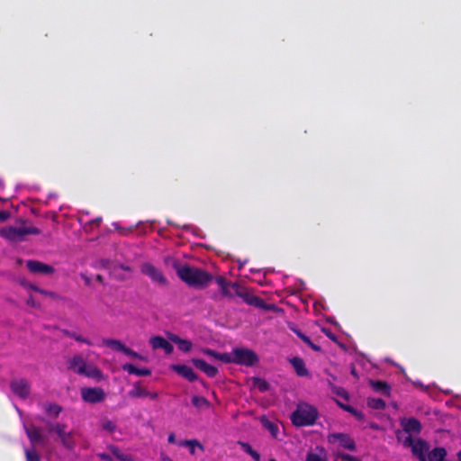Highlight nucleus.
<instances>
[{
    "mask_svg": "<svg viewBox=\"0 0 461 461\" xmlns=\"http://www.w3.org/2000/svg\"><path fill=\"white\" fill-rule=\"evenodd\" d=\"M429 451V444L422 439L417 438L415 445L412 446L411 453L419 461H427V456Z\"/></svg>",
    "mask_w": 461,
    "mask_h": 461,
    "instance_id": "12",
    "label": "nucleus"
},
{
    "mask_svg": "<svg viewBox=\"0 0 461 461\" xmlns=\"http://www.w3.org/2000/svg\"><path fill=\"white\" fill-rule=\"evenodd\" d=\"M415 442L416 439H414L411 436H409L403 440L402 444L405 447L412 448V446L415 445Z\"/></svg>",
    "mask_w": 461,
    "mask_h": 461,
    "instance_id": "47",
    "label": "nucleus"
},
{
    "mask_svg": "<svg viewBox=\"0 0 461 461\" xmlns=\"http://www.w3.org/2000/svg\"><path fill=\"white\" fill-rule=\"evenodd\" d=\"M25 433L32 446L38 444H44L46 438L41 433V429L32 424V425H24Z\"/></svg>",
    "mask_w": 461,
    "mask_h": 461,
    "instance_id": "11",
    "label": "nucleus"
},
{
    "mask_svg": "<svg viewBox=\"0 0 461 461\" xmlns=\"http://www.w3.org/2000/svg\"><path fill=\"white\" fill-rule=\"evenodd\" d=\"M81 375L89 378L95 379L96 381H102L104 379L103 372L95 366L86 365L84 373H82Z\"/></svg>",
    "mask_w": 461,
    "mask_h": 461,
    "instance_id": "24",
    "label": "nucleus"
},
{
    "mask_svg": "<svg viewBox=\"0 0 461 461\" xmlns=\"http://www.w3.org/2000/svg\"><path fill=\"white\" fill-rule=\"evenodd\" d=\"M167 441H168V443H171V444L176 442V436L174 433L169 434Z\"/></svg>",
    "mask_w": 461,
    "mask_h": 461,
    "instance_id": "54",
    "label": "nucleus"
},
{
    "mask_svg": "<svg viewBox=\"0 0 461 461\" xmlns=\"http://www.w3.org/2000/svg\"><path fill=\"white\" fill-rule=\"evenodd\" d=\"M258 362V357L253 350L243 348H234L233 363L246 366H252Z\"/></svg>",
    "mask_w": 461,
    "mask_h": 461,
    "instance_id": "5",
    "label": "nucleus"
},
{
    "mask_svg": "<svg viewBox=\"0 0 461 461\" xmlns=\"http://www.w3.org/2000/svg\"><path fill=\"white\" fill-rule=\"evenodd\" d=\"M216 283L221 288V291L222 290V287H226L227 285H229L230 282L226 280L223 276H218L216 278Z\"/></svg>",
    "mask_w": 461,
    "mask_h": 461,
    "instance_id": "45",
    "label": "nucleus"
},
{
    "mask_svg": "<svg viewBox=\"0 0 461 461\" xmlns=\"http://www.w3.org/2000/svg\"><path fill=\"white\" fill-rule=\"evenodd\" d=\"M221 294L228 298H232L235 295L243 297L244 293L240 290V285L238 283H232L230 282L229 285H226V287H222V290L221 291Z\"/></svg>",
    "mask_w": 461,
    "mask_h": 461,
    "instance_id": "19",
    "label": "nucleus"
},
{
    "mask_svg": "<svg viewBox=\"0 0 461 461\" xmlns=\"http://www.w3.org/2000/svg\"><path fill=\"white\" fill-rule=\"evenodd\" d=\"M103 343L104 345H105L106 347L110 348L114 351H120L124 353V350L126 348V346L122 342L114 339H105L103 340Z\"/></svg>",
    "mask_w": 461,
    "mask_h": 461,
    "instance_id": "25",
    "label": "nucleus"
},
{
    "mask_svg": "<svg viewBox=\"0 0 461 461\" xmlns=\"http://www.w3.org/2000/svg\"><path fill=\"white\" fill-rule=\"evenodd\" d=\"M367 405L374 410H384L385 408V402L381 398H368Z\"/></svg>",
    "mask_w": 461,
    "mask_h": 461,
    "instance_id": "34",
    "label": "nucleus"
},
{
    "mask_svg": "<svg viewBox=\"0 0 461 461\" xmlns=\"http://www.w3.org/2000/svg\"><path fill=\"white\" fill-rule=\"evenodd\" d=\"M339 457L343 461H359L357 457L345 453L339 454Z\"/></svg>",
    "mask_w": 461,
    "mask_h": 461,
    "instance_id": "46",
    "label": "nucleus"
},
{
    "mask_svg": "<svg viewBox=\"0 0 461 461\" xmlns=\"http://www.w3.org/2000/svg\"><path fill=\"white\" fill-rule=\"evenodd\" d=\"M292 330L305 343L307 344L312 350L316 352H320L321 350V348L315 343H313L311 339L303 334L300 330L298 329H292Z\"/></svg>",
    "mask_w": 461,
    "mask_h": 461,
    "instance_id": "28",
    "label": "nucleus"
},
{
    "mask_svg": "<svg viewBox=\"0 0 461 461\" xmlns=\"http://www.w3.org/2000/svg\"><path fill=\"white\" fill-rule=\"evenodd\" d=\"M180 446L188 447L191 455H194L195 447L203 450V446L197 439H187L180 443Z\"/></svg>",
    "mask_w": 461,
    "mask_h": 461,
    "instance_id": "31",
    "label": "nucleus"
},
{
    "mask_svg": "<svg viewBox=\"0 0 461 461\" xmlns=\"http://www.w3.org/2000/svg\"><path fill=\"white\" fill-rule=\"evenodd\" d=\"M339 405L343 409L345 410L346 411L351 413L353 416H355V418L358 420H363L364 418H365V415L362 411L357 410L356 408H354L353 406L351 405H348V404H343V403H339Z\"/></svg>",
    "mask_w": 461,
    "mask_h": 461,
    "instance_id": "32",
    "label": "nucleus"
},
{
    "mask_svg": "<svg viewBox=\"0 0 461 461\" xmlns=\"http://www.w3.org/2000/svg\"><path fill=\"white\" fill-rule=\"evenodd\" d=\"M120 267L122 269H123L124 271H128V272H131V268L128 266H123V265H121Z\"/></svg>",
    "mask_w": 461,
    "mask_h": 461,
    "instance_id": "56",
    "label": "nucleus"
},
{
    "mask_svg": "<svg viewBox=\"0 0 461 461\" xmlns=\"http://www.w3.org/2000/svg\"><path fill=\"white\" fill-rule=\"evenodd\" d=\"M35 291L42 294H45V295H50V296H54L55 294L51 292H48V291H45V290H42V289H40V288H34Z\"/></svg>",
    "mask_w": 461,
    "mask_h": 461,
    "instance_id": "52",
    "label": "nucleus"
},
{
    "mask_svg": "<svg viewBox=\"0 0 461 461\" xmlns=\"http://www.w3.org/2000/svg\"><path fill=\"white\" fill-rule=\"evenodd\" d=\"M319 412L317 409L307 403L299 402L291 414V421L296 427L312 426L316 422Z\"/></svg>",
    "mask_w": 461,
    "mask_h": 461,
    "instance_id": "2",
    "label": "nucleus"
},
{
    "mask_svg": "<svg viewBox=\"0 0 461 461\" xmlns=\"http://www.w3.org/2000/svg\"><path fill=\"white\" fill-rule=\"evenodd\" d=\"M242 298H244L245 302L248 304L253 305V306L260 308V309L273 310L275 308L274 304H267V303H266L264 302V300L261 299L258 296H255V295L254 296H249L247 294H244V296Z\"/></svg>",
    "mask_w": 461,
    "mask_h": 461,
    "instance_id": "18",
    "label": "nucleus"
},
{
    "mask_svg": "<svg viewBox=\"0 0 461 461\" xmlns=\"http://www.w3.org/2000/svg\"><path fill=\"white\" fill-rule=\"evenodd\" d=\"M328 442L331 444L338 443L339 447L349 451L357 449L355 440L346 433H330L328 435Z\"/></svg>",
    "mask_w": 461,
    "mask_h": 461,
    "instance_id": "8",
    "label": "nucleus"
},
{
    "mask_svg": "<svg viewBox=\"0 0 461 461\" xmlns=\"http://www.w3.org/2000/svg\"><path fill=\"white\" fill-rule=\"evenodd\" d=\"M217 359H219V360H221V361H222L224 363H233L234 349L231 351L230 354H229V353H223V354L219 353Z\"/></svg>",
    "mask_w": 461,
    "mask_h": 461,
    "instance_id": "39",
    "label": "nucleus"
},
{
    "mask_svg": "<svg viewBox=\"0 0 461 461\" xmlns=\"http://www.w3.org/2000/svg\"><path fill=\"white\" fill-rule=\"evenodd\" d=\"M171 369L189 382L197 380V375L194 372L192 367L186 365H172Z\"/></svg>",
    "mask_w": 461,
    "mask_h": 461,
    "instance_id": "15",
    "label": "nucleus"
},
{
    "mask_svg": "<svg viewBox=\"0 0 461 461\" xmlns=\"http://www.w3.org/2000/svg\"><path fill=\"white\" fill-rule=\"evenodd\" d=\"M26 267L29 271L32 274H42V275H52L55 272V269L52 266L42 263L38 260H28L26 262Z\"/></svg>",
    "mask_w": 461,
    "mask_h": 461,
    "instance_id": "10",
    "label": "nucleus"
},
{
    "mask_svg": "<svg viewBox=\"0 0 461 461\" xmlns=\"http://www.w3.org/2000/svg\"><path fill=\"white\" fill-rule=\"evenodd\" d=\"M102 429L113 433L116 429V424L113 420L105 419L102 420Z\"/></svg>",
    "mask_w": 461,
    "mask_h": 461,
    "instance_id": "37",
    "label": "nucleus"
},
{
    "mask_svg": "<svg viewBox=\"0 0 461 461\" xmlns=\"http://www.w3.org/2000/svg\"><path fill=\"white\" fill-rule=\"evenodd\" d=\"M351 374H352L353 375L357 376V373H356L355 369H353V370L351 371Z\"/></svg>",
    "mask_w": 461,
    "mask_h": 461,
    "instance_id": "61",
    "label": "nucleus"
},
{
    "mask_svg": "<svg viewBox=\"0 0 461 461\" xmlns=\"http://www.w3.org/2000/svg\"><path fill=\"white\" fill-rule=\"evenodd\" d=\"M192 403L197 409H209L210 402L203 396L194 395L192 397Z\"/></svg>",
    "mask_w": 461,
    "mask_h": 461,
    "instance_id": "29",
    "label": "nucleus"
},
{
    "mask_svg": "<svg viewBox=\"0 0 461 461\" xmlns=\"http://www.w3.org/2000/svg\"><path fill=\"white\" fill-rule=\"evenodd\" d=\"M332 391L339 397H342L344 399L348 398L347 391L342 387L333 386Z\"/></svg>",
    "mask_w": 461,
    "mask_h": 461,
    "instance_id": "41",
    "label": "nucleus"
},
{
    "mask_svg": "<svg viewBox=\"0 0 461 461\" xmlns=\"http://www.w3.org/2000/svg\"><path fill=\"white\" fill-rule=\"evenodd\" d=\"M203 352L207 355V356H211V357H213L214 358L217 359L218 357V354L217 352H215L214 350L212 349H210V348H204L203 349Z\"/></svg>",
    "mask_w": 461,
    "mask_h": 461,
    "instance_id": "50",
    "label": "nucleus"
},
{
    "mask_svg": "<svg viewBox=\"0 0 461 461\" xmlns=\"http://www.w3.org/2000/svg\"><path fill=\"white\" fill-rule=\"evenodd\" d=\"M10 217V212L8 211H0V222L5 221Z\"/></svg>",
    "mask_w": 461,
    "mask_h": 461,
    "instance_id": "48",
    "label": "nucleus"
},
{
    "mask_svg": "<svg viewBox=\"0 0 461 461\" xmlns=\"http://www.w3.org/2000/svg\"><path fill=\"white\" fill-rule=\"evenodd\" d=\"M173 266L178 277L190 286L203 288L212 279V276L202 268L181 265L179 262H175Z\"/></svg>",
    "mask_w": 461,
    "mask_h": 461,
    "instance_id": "1",
    "label": "nucleus"
},
{
    "mask_svg": "<svg viewBox=\"0 0 461 461\" xmlns=\"http://www.w3.org/2000/svg\"><path fill=\"white\" fill-rule=\"evenodd\" d=\"M95 278H96V280H97L99 283H103V282H104V277H103V276H101V275H97Z\"/></svg>",
    "mask_w": 461,
    "mask_h": 461,
    "instance_id": "57",
    "label": "nucleus"
},
{
    "mask_svg": "<svg viewBox=\"0 0 461 461\" xmlns=\"http://www.w3.org/2000/svg\"><path fill=\"white\" fill-rule=\"evenodd\" d=\"M86 367V360L80 355H75L68 361V368L81 375Z\"/></svg>",
    "mask_w": 461,
    "mask_h": 461,
    "instance_id": "17",
    "label": "nucleus"
},
{
    "mask_svg": "<svg viewBox=\"0 0 461 461\" xmlns=\"http://www.w3.org/2000/svg\"><path fill=\"white\" fill-rule=\"evenodd\" d=\"M240 445L244 452L249 455L255 461H260V455L258 451L254 450L252 447L247 442H240Z\"/></svg>",
    "mask_w": 461,
    "mask_h": 461,
    "instance_id": "33",
    "label": "nucleus"
},
{
    "mask_svg": "<svg viewBox=\"0 0 461 461\" xmlns=\"http://www.w3.org/2000/svg\"><path fill=\"white\" fill-rule=\"evenodd\" d=\"M108 449L117 459L120 456V455L122 454V451L120 450V448L115 445H109Z\"/></svg>",
    "mask_w": 461,
    "mask_h": 461,
    "instance_id": "44",
    "label": "nucleus"
},
{
    "mask_svg": "<svg viewBox=\"0 0 461 461\" xmlns=\"http://www.w3.org/2000/svg\"><path fill=\"white\" fill-rule=\"evenodd\" d=\"M12 392L22 399H26L30 395V384L26 379H14L10 383Z\"/></svg>",
    "mask_w": 461,
    "mask_h": 461,
    "instance_id": "9",
    "label": "nucleus"
},
{
    "mask_svg": "<svg viewBox=\"0 0 461 461\" xmlns=\"http://www.w3.org/2000/svg\"><path fill=\"white\" fill-rule=\"evenodd\" d=\"M97 456L104 461H113L111 456L106 453H98Z\"/></svg>",
    "mask_w": 461,
    "mask_h": 461,
    "instance_id": "51",
    "label": "nucleus"
},
{
    "mask_svg": "<svg viewBox=\"0 0 461 461\" xmlns=\"http://www.w3.org/2000/svg\"><path fill=\"white\" fill-rule=\"evenodd\" d=\"M149 344L153 349L161 348L166 354H171L174 351L172 344L161 336H153L149 339Z\"/></svg>",
    "mask_w": 461,
    "mask_h": 461,
    "instance_id": "14",
    "label": "nucleus"
},
{
    "mask_svg": "<svg viewBox=\"0 0 461 461\" xmlns=\"http://www.w3.org/2000/svg\"><path fill=\"white\" fill-rule=\"evenodd\" d=\"M41 230L33 226H8L0 229V236L9 241H21L25 235L28 234H40Z\"/></svg>",
    "mask_w": 461,
    "mask_h": 461,
    "instance_id": "4",
    "label": "nucleus"
},
{
    "mask_svg": "<svg viewBox=\"0 0 461 461\" xmlns=\"http://www.w3.org/2000/svg\"><path fill=\"white\" fill-rule=\"evenodd\" d=\"M146 397L156 400L158 398V393L156 392L150 393L148 391V395H146Z\"/></svg>",
    "mask_w": 461,
    "mask_h": 461,
    "instance_id": "53",
    "label": "nucleus"
},
{
    "mask_svg": "<svg viewBox=\"0 0 461 461\" xmlns=\"http://www.w3.org/2000/svg\"><path fill=\"white\" fill-rule=\"evenodd\" d=\"M290 363L293 366L296 375L303 377L309 375V372L305 366L303 360L301 357H294L290 359Z\"/></svg>",
    "mask_w": 461,
    "mask_h": 461,
    "instance_id": "21",
    "label": "nucleus"
},
{
    "mask_svg": "<svg viewBox=\"0 0 461 461\" xmlns=\"http://www.w3.org/2000/svg\"><path fill=\"white\" fill-rule=\"evenodd\" d=\"M447 456V450L445 447H438L429 451L427 461H444Z\"/></svg>",
    "mask_w": 461,
    "mask_h": 461,
    "instance_id": "23",
    "label": "nucleus"
},
{
    "mask_svg": "<svg viewBox=\"0 0 461 461\" xmlns=\"http://www.w3.org/2000/svg\"><path fill=\"white\" fill-rule=\"evenodd\" d=\"M370 384L375 392L382 393L384 395L390 394V386L386 382L381 380H371Z\"/></svg>",
    "mask_w": 461,
    "mask_h": 461,
    "instance_id": "26",
    "label": "nucleus"
},
{
    "mask_svg": "<svg viewBox=\"0 0 461 461\" xmlns=\"http://www.w3.org/2000/svg\"><path fill=\"white\" fill-rule=\"evenodd\" d=\"M269 461H276L275 458H271Z\"/></svg>",
    "mask_w": 461,
    "mask_h": 461,
    "instance_id": "62",
    "label": "nucleus"
},
{
    "mask_svg": "<svg viewBox=\"0 0 461 461\" xmlns=\"http://www.w3.org/2000/svg\"><path fill=\"white\" fill-rule=\"evenodd\" d=\"M402 429L409 434H420L422 429L420 421L414 418H405L401 420Z\"/></svg>",
    "mask_w": 461,
    "mask_h": 461,
    "instance_id": "13",
    "label": "nucleus"
},
{
    "mask_svg": "<svg viewBox=\"0 0 461 461\" xmlns=\"http://www.w3.org/2000/svg\"><path fill=\"white\" fill-rule=\"evenodd\" d=\"M80 394L85 402L91 404L102 402L106 397L104 390L101 387H82Z\"/></svg>",
    "mask_w": 461,
    "mask_h": 461,
    "instance_id": "6",
    "label": "nucleus"
},
{
    "mask_svg": "<svg viewBox=\"0 0 461 461\" xmlns=\"http://www.w3.org/2000/svg\"><path fill=\"white\" fill-rule=\"evenodd\" d=\"M62 333L65 336L72 338L78 342L85 343L86 345H92V343L87 339H86V338L82 337L81 335H78L73 331H70L68 330H62Z\"/></svg>",
    "mask_w": 461,
    "mask_h": 461,
    "instance_id": "35",
    "label": "nucleus"
},
{
    "mask_svg": "<svg viewBox=\"0 0 461 461\" xmlns=\"http://www.w3.org/2000/svg\"><path fill=\"white\" fill-rule=\"evenodd\" d=\"M168 339L171 342L176 343L178 347V349L185 353L189 352L192 349L193 344L188 339H181L180 337L175 334H169Z\"/></svg>",
    "mask_w": 461,
    "mask_h": 461,
    "instance_id": "20",
    "label": "nucleus"
},
{
    "mask_svg": "<svg viewBox=\"0 0 461 461\" xmlns=\"http://www.w3.org/2000/svg\"><path fill=\"white\" fill-rule=\"evenodd\" d=\"M26 461H41L39 454L34 449H25Z\"/></svg>",
    "mask_w": 461,
    "mask_h": 461,
    "instance_id": "38",
    "label": "nucleus"
},
{
    "mask_svg": "<svg viewBox=\"0 0 461 461\" xmlns=\"http://www.w3.org/2000/svg\"><path fill=\"white\" fill-rule=\"evenodd\" d=\"M27 303L30 304V305H32V306L34 305V302H33L32 299H29Z\"/></svg>",
    "mask_w": 461,
    "mask_h": 461,
    "instance_id": "59",
    "label": "nucleus"
},
{
    "mask_svg": "<svg viewBox=\"0 0 461 461\" xmlns=\"http://www.w3.org/2000/svg\"><path fill=\"white\" fill-rule=\"evenodd\" d=\"M266 428L271 432V434L274 437L276 436L278 432V427L275 423L267 421V423L266 424Z\"/></svg>",
    "mask_w": 461,
    "mask_h": 461,
    "instance_id": "42",
    "label": "nucleus"
},
{
    "mask_svg": "<svg viewBox=\"0 0 461 461\" xmlns=\"http://www.w3.org/2000/svg\"><path fill=\"white\" fill-rule=\"evenodd\" d=\"M120 461H134L133 457L131 455L124 454L122 452L120 456L118 457Z\"/></svg>",
    "mask_w": 461,
    "mask_h": 461,
    "instance_id": "49",
    "label": "nucleus"
},
{
    "mask_svg": "<svg viewBox=\"0 0 461 461\" xmlns=\"http://www.w3.org/2000/svg\"><path fill=\"white\" fill-rule=\"evenodd\" d=\"M457 461H461V450L457 453Z\"/></svg>",
    "mask_w": 461,
    "mask_h": 461,
    "instance_id": "60",
    "label": "nucleus"
},
{
    "mask_svg": "<svg viewBox=\"0 0 461 461\" xmlns=\"http://www.w3.org/2000/svg\"><path fill=\"white\" fill-rule=\"evenodd\" d=\"M129 395L132 398L146 397V395H148V390L137 383L134 384L133 388L129 391Z\"/></svg>",
    "mask_w": 461,
    "mask_h": 461,
    "instance_id": "30",
    "label": "nucleus"
},
{
    "mask_svg": "<svg viewBox=\"0 0 461 461\" xmlns=\"http://www.w3.org/2000/svg\"><path fill=\"white\" fill-rule=\"evenodd\" d=\"M327 336L330 338L332 340H335V336L331 332H326Z\"/></svg>",
    "mask_w": 461,
    "mask_h": 461,
    "instance_id": "58",
    "label": "nucleus"
},
{
    "mask_svg": "<svg viewBox=\"0 0 461 461\" xmlns=\"http://www.w3.org/2000/svg\"><path fill=\"white\" fill-rule=\"evenodd\" d=\"M305 461H326V460L321 458L319 455L310 452L307 454Z\"/></svg>",
    "mask_w": 461,
    "mask_h": 461,
    "instance_id": "43",
    "label": "nucleus"
},
{
    "mask_svg": "<svg viewBox=\"0 0 461 461\" xmlns=\"http://www.w3.org/2000/svg\"><path fill=\"white\" fill-rule=\"evenodd\" d=\"M124 354L131 357H133V358H137V359H140V360H142V361H146L147 358L141 355H140L138 352L132 350L131 348L126 347L125 350H124Z\"/></svg>",
    "mask_w": 461,
    "mask_h": 461,
    "instance_id": "40",
    "label": "nucleus"
},
{
    "mask_svg": "<svg viewBox=\"0 0 461 461\" xmlns=\"http://www.w3.org/2000/svg\"><path fill=\"white\" fill-rule=\"evenodd\" d=\"M122 370L128 372L130 375H136L139 376H148L151 374V370L149 368H139L132 364H124Z\"/></svg>",
    "mask_w": 461,
    "mask_h": 461,
    "instance_id": "22",
    "label": "nucleus"
},
{
    "mask_svg": "<svg viewBox=\"0 0 461 461\" xmlns=\"http://www.w3.org/2000/svg\"><path fill=\"white\" fill-rule=\"evenodd\" d=\"M192 363L196 368L203 372L207 376L211 378L215 377L218 374V369L215 366L206 363L203 359L194 358L192 359Z\"/></svg>",
    "mask_w": 461,
    "mask_h": 461,
    "instance_id": "16",
    "label": "nucleus"
},
{
    "mask_svg": "<svg viewBox=\"0 0 461 461\" xmlns=\"http://www.w3.org/2000/svg\"><path fill=\"white\" fill-rule=\"evenodd\" d=\"M140 271L143 275L149 276L153 283L161 286H165L168 284L163 273L150 263H144L140 267Z\"/></svg>",
    "mask_w": 461,
    "mask_h": 461,
    "instance_id": "7",
    "label": "nucleus"
},
{
    "mask_svg": "<svg viewBox=\"0 0 461 461\" xmlns=\"http://www.w3.org/2000/svg\"><path fill=\"white\" fill-rule=\"evenodd\" d=\"M160 459L161 461H173L168 456L165 454H161Z\"/></svg>",
    "mask_w": 461,
    "mask_h": 461,
    "instance_id": "55",
    "label": "nucleus"
},
{
    "mask_svg": "<svg viewBox=\"0 0 461 461\" xmlns=\"http://www.w3.org/2000/svg\"><path fill=\"white\" fill-rule=\"evenodd\" d=\"M45 424L50 434L55 433L60 444L68 450H73L76 447V440L74 438V432L67 431V424L62 422H50L45 421Z\"/></svg>",
    "mask_w": 461,
    "mask_h": 461,
    "instance_id": "3",
    "label": "nucleus"
},
{
    "mask_svg": "<svg viewBox=\"0 0 461 461\" xmlns=\"http://www.w3.org/2000/svg\"><path fill=\"white\" fill-rule=\"evenodd\" d=\"M45 412L54 418H57L62 411V407L57 403L47 402L43 404Z\"/></svg>",
    "mask_w": 461,
    "mask_h": 461,
    "instance_id": "27",
    "label": "nucleus"
},
{
    "mask_svg": "<svg viewBox=\"0 0 461 461\" xmlns=\"http://www.w3.org/2000/svg\"><path fill=\"white\" fill-rule=\"evenodd\" d=\"M254 385L262 393L269 389V384L266 380L258 377L254 378Z\"/></svg>",
    "mask_w": 461,
    "mask_h": 461,
    "instance_id": "36",
    "label": "nucleus"
}]
</instances>
